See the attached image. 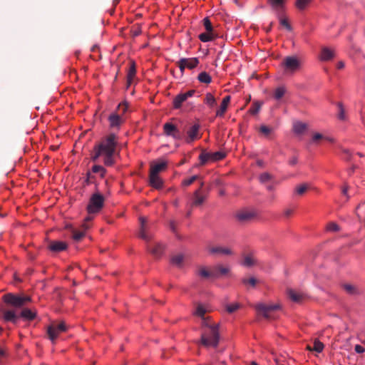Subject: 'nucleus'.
<instances>
[{
    "mask_svg": "<svg viewBox=\"0 0 365 365\" xmlns=\"http://www.w3.org/2000/svg\"><path fill=\"white\" fill-rule=\"evenodd\" d=\"M92 172L99 174L101 178H103L106 175V170L100 165H95L92 167Z\"/></svg>",
    "mask_w": 365,
    "mask_h": 365,
    "instance_id": "39",
    "label": "nucleus"
},
{
    "mask_svg": "<svg viewBox=\"0 0 365 365\" xmlns=\"http://www.w3.org/2000/svg\"><path fill=\"white\" fill-rule=\"evenodd\" d=\"M225 156V153L222 152H215L212 153V161H217L222 160Z\"/></svg>",
    "mask_w": 365,
    "mask_h": 365,
    "instance_id": "51",
    "label": "nucleus"
},
{
    "mask_svg": "<svg viewBox=\"0 0 365 365\" xmlns=\"http://www.w3.org/2000/svg\"><path fill=\"white\" fill-rule=\"evenodd\" d=\"M261 108V103L258 101L255 102L250 107L249 112L252 115H256L259 113Z\"/></svg>",
    "mask_w": 365,
    "mask_h": 365,
    "instance_id": "40",
    "label": "nucleus"
},
{
    "mask_svg": "<svg viewBox=\"0 0 365 365\" xmlns=\"http://www.w3.org/2000/svg\"><path fill=\"white\" fill-rule=\"evenodd\" d=\"M297 163H298V158H297V157H296V156H294V157L291 158L289 159V164L290 165H296Z\"/></svg>",
    "mask_w": 365,
    "mask_h": 365,
    "instance_id": "60",
    "label": "nucleus"
},
{
    "mask_svg": "<svg viewBox=\"0 0 365 365\" xmlns=\"http://www.w3.org/2000/svg\"><path fill=\"white\" fill-rule=\"evenodd\" d=\"M335 49L329 46H322L318 58L321 61H329L334 58Z\"/></svg>",
    "mask_w": 365,
    "mask_h": 365,
    "instance_id": "9",
    "label": "nucleus"
},
{
    "mask_svg": "<svg viewBox=\"0 0 365 365\" xmlns=\"http://www.w3.org/2000/svg\"><path fill=\"white\" fill-rule=\"evenodd\" d=\"M288 297L294 302L299 303L301 302L304 298V294L303 293L297 292L294 289H289L287 291Z\"/></svg>",
    "mask_w": 365,
    "mask_h": 365,
    "instance_id": "24",
    "label": "nucleus"
},
{
    "mask_svg": "<svg viewBox=\"0 0 365 365\" xmlns=\"http://www.w3.org/2000/svg\"><path fill=\"white\" fill-rule=\"evenodd\" d=\"M66 330V326L64 322H61L58 324H52L48 327L47 334L49 339L53 344L56 339L58 338V334Z\"/></svg>",
    "mask_w": 365,
    "mask_h": 365,
    "instance_id": "6",
    "label": "nucleus"
},
{
    "mask_svg": "<svg viewBox=\"0 0 365 365\" xmlns=\"http://www.w3.org/2000/svg\"><path fill=\"white\" fill-rule=\"evenodd\" d=\"M67 248V244L63 241H52L49 245V249L54 252H62Z\"/></svg>",
    "mask_w": 365,
    "mask_h": 365,
    "instance_id": "18",
    "label": "nucleus"
},
{
    "mask_svg": "<svg viewBox=\"0 0 365 365\" xmlns=\"http://www.w3.org/2000/svg\"><path fill=\"white\" fill-rule=\"evenodd\" d=\"M307 189L308 186L307 184H301L295 187L294 192L297 195H302Z\"/></svg>",
    "mask_w": 365,
    "mask_h": 365,
    "instance_id": "43",
    "label": "nucleus"
},
{
    "mask_svg": "<svg viewBox=\"0 0 365 365\" xmlns=\"http://www.w3.org/2000/svg\"><path fill=\"white\" fill-rule=\"evenodd\" d=\"M311 0H297V6L299 9H304Z\"/></svg>",
    "mask_w": 365,
    "mask_h": 365,
    "instance_id": "53",
    "label": "nucleus"
},
{
    "mask_svg": "<svg viewBox=\"0 0 365 365\" xmlns=\"http://www.w3.org/2000/svg\"><path fill=\"white\" fill-rule=\"evenodd\" d=\"M215 268H217V272L218 274V277L220 276V274H225L228 272L227 268L223 267L221 266H217V267H215Z\"/></svg>",
    "mask_w": 365,
    "mask_h": 365,
    "instance_id": "56",
    "label": "nucleus"
},
{
    "mask_svg": "<svg viewBox=\"0 0 365 365\" xmlns=\"http://www.w3.org/2000/svg\"><path fill=\"white\" fill-rule=\"evenodd\" d=\"M343 287L345 291L350 294H356L359 293L357 289L351 284H344Z\"/></svg>",
    "mask_w": 365,
    "mask_h": 365,
    "instance_id": "44",
    "label": "nucleus"
},
{
    "mask_svg": "<svg viewBox=\"0 0 365 365\" xmlns=\"http://www.w3.org/2000/svg\"><path fill=\"white\" fill-rule=\"evenodd\" d=\"M257 264V259L255 257L254 253L251 252L244 256L242 262V265L246 267H250Z\"/></svg>",
    "mask_w": 365,
    "mask_h": 365,
    "instance_id": "21",
    "label": "nucleus"
},
{
    "mask_svg": "<svg viewBox=\"0 0 365 365\" xmlns=\"http://www.w3.org/2000/svg\"><path fill=\"white\" fill-rule=\"evenodd\" d=\"M269 2L274 9L279 11L282 9V7L284 6V0H269Z\"/></svg>",
    "mask_w": 365,
    "mask_h": 365,
    "instance_id": "38",
    "label": "nucleus"
},
{
    "mask_svg": "<svg viewBox=\"0 0 365 365\" xmlns=\"http://www.w3.org/2000/svg\"><path fill=\"white\" fill-rule=\"evenodd\" d=\"M3 319L5 322H11L16 324L18 321L19 317L13 310H6L3 312Z\"/></svg>",
    "mask_w": 365,
    "mask_h": 365,
    "instance_id": "25",
    "label": "nucleus"
},
{
    "mask_svg": "<svg viewBox=\"0 0 365 365\" xmlns=\"http://www.w3.org/2000/svg\"><path fill=\"white\" fill-rule=\"evenodd\" d=\"M197 274L203 279H216L218 277L217 268H212L209 270L203 266H201L197 269Z\"/></svg>",
    "mask_w": 365,
    "mask_h": 365,
    "instance_id": "12",
    "label": "nucleus"
},
{
    "mask_svg": "<svg viewBox=\"0 0 365 365\" xmlns=\"http://www.w3.org/2000/svg\"><path fill=\"white\" fill-rule=\"evenodd\" d=\"M109 125L113 129L119 130L123 123V118L116 113H112L108 118Z\"/></svg>",
    "mask_w": 365,
    "mask_h": 365,
    "instance_id": "14",
    "label": "nucleus"
},
{
    "mask_svg": "<svg viewBox=\"0 0 365 365\" xmlns=\"http://www.w3.org/2000/svg\"><path fill=\"white\" fill-rule=\"evenodd\" d=\"M255 215L254 212L245 210L238 212L236 215V217L240 222H247L252 219Z\"/></svg>",
    "mask_w": 365,
    "mask_h": 365,
    "instance_id": "16",
    "label": "nucleus"
},
{
    "mask_svg": "<svg viewBox=\"0 0 365 365\" xmlns=\"http://www.w3.org/2000/svg\"><path fill=\"white\" fill-rule=\"evenodd\" d=\"M320 139H324V137L322 134L319 133H316L313 135L312 136V141L313 142H317V140H320ZM324 139L329 140V141H332V139L331 138H324Z\"/></svg>",
    "mask_w": 365,
    "mask_h": 365,
    "instance_id": "55",
    "label": "nucleus"
},
{
    "mask_svg": "<svg viewBox=\"0 0 365 365\" xmlns=\"http://www.w3.org/2000/svg\"><path fill=\"white\" fill-rule=\"evenodd\" d=\"M259 181L262 183H265L272 179V176L268 173H263L259 177Z\"/></svg>",
    "mask_w": 365,
    "mask_h": 365,
    "instance_id": "47",
    "label": "nucleus"
},
{
    "mask_svg": "<svg viewBox=\"0 0 365 365\" xmlns=\"http://www.w3.org/2000/svg\"><path fill=\"white\" fill-rule=\"evenodd\" d=\"M195 90H189L185 93H178L173 101V106L175 109H180L182 108L189 98L192 97L195 93Z\"/></svg>",
    "mask_w": 365,
    "mask_h": 365,
    "instance_id": "7",
    "label": "nucleus"
},
{
    "mask_svg": "<svg viewBox=\"0 0 365 365\" xmlns=\"http://www.w3.org/2000/svg\"><path fill=\"white\" fill-rule=\"evenodd\" d=\"M200 163L202 165L205 164L208 161H212V153L202 152L199 156Z\"/></svg>",
    "mask_w": 365,
    "mask_h": 365,
    "instance_id": "35",
    "label": "nucleus"
},
{
    "mask_svg": "<svg viewBox=\"0 0 365 365\" xmlns=\"http://www.w3.org/2000/svg\"><path fill=\"white\" fill-rule=\"evenodd\" d=\"M20 317L24 320L31 321L36 317V312L30 309H24L21 313Z\"/></svg>",
    "mask_w": 365,
    "mask_h": 365,
    "instance_id": "27",
    "label": "nucleus"
},
{
    "mask_svg": "<svg viewBox=\"0 0 365 365\" xmlns=\"http://www.w3.org/2000/svg\"><path fill=\"white\" fill-rule=\"evenodd\" d=\"M4 302L9 305L19 308L24 306L26 302L31 301L30 297H22L15 295L12 293H8L3 296Z\"/></svg>",
    "mask_w": 365,
    "mask_h": 365,
    "instance_id": "5",
    "label": "nucleus"
},
{
    "mask_svg": "<svg viewBox=\"0 0 365 365\" xmlns=\"http://www.w3.org/2000/svg\"><path fill=\"white\" fill-rule=\"evenodd\" d=\"M85 235V231L74 230L73 232V238L76 241L81 240Z\"/></svg>",
    "mask_w": 365,
    "mask_h": 365,
    "instance_id": "49",
    "label": "nucleus"
},
{
    "mask_svg": "<svg viewBox=\"0 0 365 365\" xmlns=\"http://www.w3.org/2000/svg\"><path fill=\"white\" fill-rule=\"evenodd\" d=\"M148 249L155 257H160L163 252L164 247L162 244L156 243L148 245Z\"/></svg>",
    "mask_w": 365,
    "mask_h": 365,
    "instance_id": "20",
    "label": "nucleus"
},
{
    "mask_svg": "<svg viewBox=\"0 0 365 365\" xmlns=\"http://www.w3.org/2000/svg\"><path fill=\"white\" fill-rule=\"evenodd\" d=\"M327 229L329 232H337L339 230V227L335 222H330L328 224Z\"/></svg>",
    "mask_w": 365,
    "mask_h": 365,
    "instance_id": "52",
    "label": "nucleus"
},
{
    "mask_svg": "<svg viewBox=\"0 0 365 365\" xmlns=\"http://www.w3.org/2000/svg\"><path fill=\"white\" fill-rule=\"evenodd\" d=\"M178 67L182 73L184 72L185 68H187L185 63L184 62H182V58H180V61H178Z\"/></svg>",
    "mask_w": 365,
    "mask_h": 365,
    "instance_id": "59",
    "label": "nucleus"
},
{
    "mask_svg": "<svg viewBox=\"0 0 365 365\" xmlns=\"http://www.w3.org/2000/svg\"><path fill=\"white\" fill-rule=\"evenodd\" d=\"M239 307L240 304L238 303L230 304L226 306V310L229 313H233L234 312L237 310Z\"/></svg>",
    "mask_w": 365,
    "mask_h": 365,
    "instance_id": "50",
    "label": "nucleus"
},
{
    "mask_svg": "<svg viewBox=\"0 0 365 365\" xmlns=\"http://www.w3.org/2000/svg\"><path fill=\"white\" fill-rule=\"evenodd\" d=\"M140 231L138 233L139 237H140L141 239H143L145 241H149L151 239V236L146 232V230H145L146 220H145V218L143 217H140Z\"/></svg>",
    "mask_w": 365,
    "mask_h": 365,
    "instance_id": "17",
    "label": "nucleus"
},
{
    "mask_svg": "<svg viewBox=\"0 0 365 365\" xmlns=\"http://www.w3.org/2000/svg\"><path fill=\"white\" fill-rule=\"evenodd\" d=\"M104 197L99 192L92 194L87 205L88 214H96L101 211L104 205Z\"/></svg>",
    "mask_w": 365,
    "mask_h": 365,
    "instance_id": "4",
    "label": "nucleus"
},
{
    "mask_svg": "<svg viewBox=\"0 0 365 365\" xmlns=\"http://www.w3.org/2000/svg\"><path fill=\"white\" fill-rule=\"evenodd\" d=\"M210 312V308L203 304H197L193 314L196 317H199L202 319V326H207L208 322V318L205 317V314Z\"/></svg>",
    "mask_w": 365,
    "mask_h": 365,
    "instance_id": "10",
    "label": "nucleus"
},
{
    "mask_svg": "<svg viewBox=\"0 0 365 365\" xmlns=\"http://www.w3.org/2000/svg\"><path fill=\"white\" fill-rule=\"evenodd\" d=\"M198 37L202 42L206 43L213 41L215 38V35L213 32L206 31L200 34Z\"/></svg>",
    "mask_w": 365,
    "mask_h": 365,
    "instance_id": "30",
    "label": "nucleus"
},
{
    "mask_svg": "<svg viewBox=\"0 0 365 365\" xmlns=\"http://www.w3.org/2000/svg\"><path fill=\"white\" fill-rule=\"evenodd\" d=\"M230 96H226L222 99V101L220 104V108L216 111L217 116L222 117L224 115V114L227 108L228 104L230 103Z\"/></svg>",
    "mask_w": 365,
    "mask_h": 365,
    "instance_id": "23",
    "label": "nucleus"
},
{
    "mask_svg": "<svg viewBox=\"0 0 365 365\" xmlns=\"http://www.w3.org/2000/svg\"><path fill=\"white\" fill-rule=\"evenodd\" d=\"M163 131L165 135L172 137L175 140L182 139V135L180 131L175 125L170 123H166L164 124Z\"/></svg>",
    "mask_w": 365,
    "mask_h": 365,
    "instance_id": "8",
    "label": "nucleus"
},
{
    "mask_svg": "<svg viewBox=\"0 0 365 365\" xmlns=\"http://www.w3.org/2000/svg\"><path fill=\"white\" fill-rule=\"evenodd\" d=\"M259 130L262 133L264 136L267 137L272 131L273 129L267 127L265 125H260Z\"/></svg>",
    "mask_w": 365,
    "mask_h": 365,
    "instance_id": "46",
    "label": "nucleus"
},
{
    "mask_svg": "<svg viewBox=\"0 0 365 365\" xmlns=\"http://www.w3.org/2000/svg\"><path fill=\"white\" fill-rule=\"evenodd\" d=\"M200 176L197 175H192V177L185 179L182 182V185L183 186H189L193 182H195L196 180L199 179Z\"/></svg>",
    "mask_w": 365,
    "mask_h": 365,
    "instance_id": "45",
    "label": "nucleus"
},
{
    "mask_svg": "<svg viewBox=\"0 0 365 365\" xmlns=\"http://www.w3.org/2000/svg\"><path fill=\"white\" fill-rule=\"evenodd\" d=\"M117 143L116 135L114 133L109 134L94 147L91 157L92 160L96 161L99 158H103L106 166L113 165Z\"/></svg>",
    "mask_w": 365,
    "mask_h": 365,
    "instance_id": "1",
    "label": "nucleus"
},
{
    "mask_svg": "<svg viewBox=\"0 0 365 365\" xmlns=\"http://www.w3.org/2000/svg\"><path fill=\"white\" fill-rule=\"evenodd\" d=\"M307 129V124L301 121H296L293 123V131L297 135H302Z\"/></svg>",
    "mask_w": 365,
    "mask_h": 365,
    "instance_id": "28",
    "label": "nucleus"
},
{
    "mask_svg": "<svg viewBox=\"0 0 365 365\" xmlns=\"http://www.w3.org/2000/svg\"><path fill=\"white\" fill-rule=\"evenodd\" d=\"M307 349H309L310 351H315L317 353H320L324 349V344L319 340L315 339L313 347L312 348L309 346H308Z\"/></svg>",
    "mask_w": 365,
    "mask_h": 365,
    "instance_id": "37",
    "label": "nucleus"
},
{
    "mask_svg": "<svg viewBox=\"0 0 365 365\" xmlns=\"http://www.w3.org/2000/svg\"><path fill=\"white\" fill-rule=\"evenodd\" d=\"M343 153L344 154V158H346V160L349 159L351 155L350 151L349 150L344 149L343 150Z\"/></svg>",
    "mask_w": 365,
    "mask_h": 365,
    "instance_id": "61",
    "label": "nucleus"
},
{
    "mask_svg": "<svg viewBox=\"0 0 365 365\" xmlns=\"http://www.w3.org/2000/svg\"><path fill=\"white\" fill-rule=\"evenodd\" d=\"M293 212V210L291 209H287L284 211V215L287 217H289Z\"/></svg>",
    "mask_w": 365,
    "mask_h": 365,
    "instance_id": "62",
    "label": "nucleus"
},
{
    "mask_svg": "<svg viewBox=\"0 0 365 365\" xmlns=\"http://www.w3.org/2000/svg\"><path fill=\"white\" fill-rule=\"evenodd\" d=\"M182 62H184L185 63V66L187 68L192 69L198 65L199 60L197 58H182Z\"/></svg>",
    "mask_w": 365,
    "mask_h": 365,
    "instance_id": "29",
    "label": "nucleus"
},
{
    "mask_svg": "<svg viewBox=\"0 0 365 365\" xmlns=\"http://www.w3.org/2000/svg\"><path fill=\"white\" fill-rule=\"evenodd\" d=\"M280 24L283 26H284L287 30H291V26L289 24L288 21H287V19H283V18H281L280 19Z\"/></svg>",
    "mask_w": 365,
    "mask_h": 365,
    "instance_id": "57",
    "label": "nucleus"
},
{
    "mask_svg": "<svg viewBox=\"0 0 365 365\" xmlns=\"http://www.w3.org/2000/svg\"><path fill=\"white\" fill-rule=\"evenodd\" d=\"M354 350L358 354H362V353H364L365 351V349L362 346H361L359 344H356L355 346Z\"/></svg>",
    "mask_w": 365,
    "mask_h": 365,
    "instance_id": "58",
    "label": "nucleus"
},
{
    "mask_svg": "<svg viewBox=\"0 0 365 365\" xmlns=\"http://www.w3.org/2000/svg\"><path fill=\"white\" fill-rule=\"evenodd\" d=\"M203 25H204V27H205L206 31L213 32V27H212V23L208 17H205L203 19Z\"/></svg>",
    "mask_w": 365,
    "mask_h": 365,
    "instance_id": "48",
    "label": "nucleus"
},
{
    "mask_svg": "<svg viewBox=\"0 0 365 365\" xmlns=\"http://www.w3.org/2000/svg\"><path fill=\"white\" fill-rule=\"evenodd\" d=\"M197 80L202 83L209 84L212 81V77L206 71H202L198 74Z\"/></svg>",
    "mask_w": 365,
    "mask_h": 365,
    "instance_id": "31",
    "label": "nucleus"
},
{
    "mask_svg": "<svg viewBox=\"0 0 365 365\" xmlns=\"http://www.w3.org/2000/svg\"><path fill=\"white\" fill-rule=\"evenodd\" d=\"M342 194L344 195H345L347 199H349V195H348V187L347 186H344L343 188H342Z\"/></svg>",
    "mask_w": 365,
    "mask_h": 365,
    "instance_id": "63",
    "label": "nucleus"
},
{
    "mask_svg": "<svg viewBox=\"0 0 365 365\" xmlns=\"http://www.w3.org/2000/svg\"><path fill=\"white\" fill-rule=\"evenodd\" d=\"M200 128V125L195 123L187 130V137L185 139L187 143H191L195 140L200 138V135L199 134Z\"/></svg>",
    "mask_w": 365,
    "mask_h": 365,
    "instance_id": "13",
    "label": "nucleus"
},
{
    "mask_svg": "<svg viewBox=\"0 0 365 365\" xmlns=\"http://www.w3.org/2000/svg\"><path fill=\"white\" fill-rule=\"evenodd\" d=\"M344 63L343 61H339L336 64V68L338 69H341L344 67Z\"/></svg>",
    "mask_w": 365,
    "mask_h": 365,
    "instance_id": "64",
    "label": "nucleus"
},
{
    "mask_svg": "<svg viewBox=\"0 0 365 365\" xmlns=\"http://www.w3.org/2000/svg\"><path fill=\"white\" fill-rule=\"evenodd\" d=\"M356 213L359 220L365 221V202L361 203L356 209Z\"/></svg>",
    "mask_w": 365,
    "mask_h": 365,
    "instance_id": "32",
    "label": "nucleus"
},
{
    "mask_svg": "<svg viewBox=\"0 0 365 365\" xmlns=\"http://www.w3.org/2000/svg\"><path fill=\"white\" fill-rule=\"evenodd\" d=\"M211 254L220 255H231L232 251L230 248L227 247L216 246L209 249Z\"/></svg>",
    "mask_w": 365,
    "mask_h": 365,
    "instance_id": "15",
    "label": "nucleus"
},
{
    "mask_svg": "<svg viewBox=\"0 0 365 365\" xmlns=\"http://www.w3.org/2000/svg\"><path fill=\"white\" fill-rule=\"evenodd\" d=\"M184 257L182 254H178L173 256L171 258V263L178 267H180L182 264Z\"/></svg>",
    "mask_w": 365,
    "mask_h": 365,
    "instance_id": "36",
    "label": "nucleus"
},
{
    "mask_svg": "<svg viewBox=\"0 0 365 365\" xmlns=\"http://www.w3.org/2000/svg\"><path fill=\"white\" fill-rule=\"evenodd\" d=\"M337 106L339 108L338 118L341 120H346V116L345 110L344 108L342 103H339Z\"/></svg>",
    "mask_w": 365,
    "mask_h": 365,
    "instance_id": "41",
    "label": "nucleus"
},
{
    "mask_svg": "<svg viewBox=\"0 0 365 365\" xmlns=\"http://www.w3.org/2000/svg\"><path fill=\"white\" fill-rule=\"evenodd\" d=\"M279 308L277 304H258L256 306L257 310L261 313L265 318H270L271 313L273 311H275Z\"/></svg>",
    "mask_w": 365,
    "mask_h": 365,
    "instance_id": "11",
    "label": "nucleus"
},
{
    "mask_svg": "<svg viewBox=\"0 0 365 365\" xmlns=\"http://www.w3.org/2000/svg\"><path fill=\"white\" fill-rule=\"evenodd\" d=\"M285 93L284 87H278L274 91V97L276 100H279Z\"/></svg>",
    "mask_w": 365,
    "mask_h": 365,
    "instance_id": "42",
    "label": "nucleus"
},
{
    "mask_svg": "<svg viewBox=\"0 0 365 365\" xmlns=\"http://www.w3.org/2000/svg\"><path fill=\"white\" fill-rule=\"evenodd\" d=\"M205 196L201 195L200 189L196 190L193 193V197L192 201V206H200L202 205L205 200Z\"/></svg>",
    "mask_w": 365,
    "mask_h": 365,
    "instance_id": "19",
    "label": "nucleus"
},
{
    "mask_svg": "<svg viewBox=\"0 0 365 365\" xmlns=\"http://www.w3.org/2000/svg\"><path fill=\"white\" fill-rule=\"evenodd\" d=\"M202 327V332L201 335V343L205 346L217 347L219 343V331L218 325H212L210 323L207 326Z\"/></svg>",
    "mask_w": 365,
    "mask_h": 365,
    "instance_id": "2",
    "label": "nucleus"
},
{
    "mask_svg": "<svg viewBox=\"0 0 365 365\" xmlns=\"http://www.w3.org/2000/svg\"><path fill=\"white\" fill-rule=\"evenodd\" d=\"M150 184L152 187L160 189L163 186V181L158 175L150 173Z\"/></svg>",
    "mask_w": 365,
    "mask_h": 365,
    "instance_id": "26",
    "label": "nucleus"
},
{
    "mask_svg": "<svg viewBox=\"0 0 365 365\" xmlns=\"http://www.w3.org/2000/svg\"><path fill=\"white\" fill-rule=\"evenodd\" d=\"M282 66L286 73L293 74L300 70L302 61L297 56H289L283 59Z\"/></svg>",
    "mask_w": 365,
    "mask_h": 365,
    "instance_id": "3",
    "label": "nucleus"
},
{
    "mask_svg": "<svg viewBox=\"0 0 365 365\" xmlns=\"http://www.w3.org/2000/svg\"><path fill=\"white\" fill-rule=\"evenodd\" d=\"M242 282L243 284H249L252 287H255L257 283V280L255 277H251L250 279L244 278V279H242Z\"/></svg>",
    "mask_w": 365,
    "mask_h": 365,
    "instance_id": "54",
    "label": "nucleus"
},
{
    "mask_svg": "<svg viewBox=\"0 0 365 365\" xmlns=\"http://www.w3.org/2000/svg\"><path fill=\"white\" fill-rule=\"evenodd\" d=\"M167 162L162 160L151 165L150 173L158 175L167 167Z\"/></svg>",
    "mask_w": 365,
    "mask_h": 365,
    "instance_id": "22",
    "label": "nucleus"
},
{
    "mask_svg": "<svg viewBox=\"0 0 365 365\" xmlns=\"http://www.w3.org/2000/svg\"><path fill=\"white\" fill-rule=\"evenodd\" d=\"M135 73H136L135 66L134 63H133L130 66L128 72L127 81H128V85H130L132 83L133 80L135 76Z\"/></svg>",
    "mask_w": 365,
    "mask_h": 365,
    "instance_id": "34",
    "label": "nucleus"
},
{
    "mask_svg": "<svg viewBox=\"0 0 365 365\" xmlns=\"http://www.w3.org/2000/svg\"><path fill=\"white\" fill-rule=\"evenodd\" d=\"M204 102L210 108H213L216 105V100L214 96L210 93H206Z\"/></svg>",
    "mask_w": 365,
    "mask_h": 365,
    "instance_id": "33",
    "label": "nucleus"
}]
</instances>
